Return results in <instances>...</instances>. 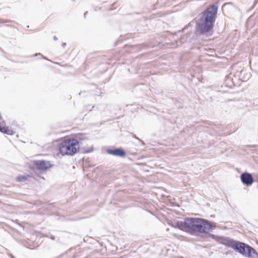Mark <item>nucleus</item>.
<instances>
[{"label":"nucleus","instance_id":"obj_1","mask_svg":"<svg viewBox=\"0 0 258 258\" xmlns=\"http://www.w3.org/2000/svg\"><path fill=\"white\" fill-rule=\"evenodd\" d=\"M173 226L192 235L208 233L216 227V223L201 218H186L183 221H176Z\"/></svg>","mask_w":258,"mask_h":258},{"label":"nucleus","instance_id":"obj_2","mask_svg":"<svg viewBox=\"0 0 258 258\" xmlns=\"http://www.w3.org/2000/svg\"><path fill=\"white\" fill-rule=\"evenodd\" d=\"M221 243L235 251L247 257L258 258V253L250 245L242 242L234 240L229 237H222Z\"/></svg>","mask_w":258,"mask_h":258},{"label":"nucleus","instance_id":"obj_3","mask_svg":"<svg viewBox=\"0 0 258 258\" xmlns=\"http://www.w3.org/2000/svg\"><path fill=\"white\" fill-rule=\"evenodd\" d=\"M79 142L76 139H67L59 144V150L63 155L73 156L79 150Z\"/></svg>","mask_w":258,"mask_h":258},{"label":"nucleus","instance_id":"obj_4","mask_svg":"<svg viewBox=\"0 0 258 258\" xmlns=\"http://www.w3.org/2000/svg\"><path fill=\"white\" fill-rule=\"evenodd\" d=\"M217 13L218 6L214 4L207 7L203 12L200 18L214 25Z\"/></svg>","mask_w":258,"mask_h":258},{"label":"nucleus","instance_id":"obj_5","mask_svg":"<svg viewBox=\"0 0 258 258\" xmlns=\"http://www.w3.org/2000/svg\"><path fill=\"white\" fill-rule=\"evenodd\" d=\"M196 26L200 35L211 33L214 28V24L201 18L197 22Z\"/></svg>","mask_w":258,"mask_h":258},{"label":"nucleus","instance_id":"obj_6","mask_svg":"<svg viewBox=\"0 0 258 258\" xmlns=\"http://www.w3.org/2000/svg\"><path fill=\"white\" fill-rule=\"evenodd\" d=\"M240 179L242 183L245 185H251L253 181V178L251 174L248 172H244L241 174Z\"/></svg>","mask_w":258,"mask_h":258},{"label":"nucleus","instance_id":"obj_7","mask_svg":"<svg viewBox=\"0 0 258 258\" xmlns=\"http://www.w3.org/2000/svg\"><path fill=\"white\" fill-rule=\"evenodd\" d=\"M34 165L37 169L42 170H46L52 166L49 161H46L43 160L35 161Z\"/></svg>","mask_w":258,"mask_h":258},{"label":"nucleus","instance_id":"obj_8","mask_svg":"<svg viewBox=\"0 0 258 258\" xmlns=\"http://www.w3.org/2000/svg\"><path fill=\"white\" fill-rule=\"evenodd\" d=\"M106 152L110 155L118 157H123L126 154L125 151L121 148L108 149L106 150Z\"/></svg>","mask_w":258,"mask_h":258},{"label":"nucleus","instance_id":"obj_9","mask_svg":"<svg viewBox=\"0 0 258 258\" xmlns=\"http://www.w3.org/2000/svg\"><path fill=\"white\" fill-rule=\"evenodd\" d=\"M0 131L5 134L10 135H13L15 134V132L9 129L8 127H4L0 128Z\"/></svg>","mask_w":258,"mask_h":258},{"label":"nucleus","instance_id":"obj_10","mask_svg":"<svg viewBox=\"0 0 258 258\" xmlns=\"http://www.w3.org/2000/svg\"><path fill=\"white\" fill-rule=\"evenodd\" d=\"M27 177L26 176H19L17 177V179L18 182H22L27 179Z\"/></svg>","mask_w":258,"mask_h":258},{"label":"nucleus","instance_id":"obj_11","mask_svg":"<svg viewBox=\"0 0 258 258\" xmlns=\"http://www.w3.org/2000/svg\"><path fill=\"white\" fill-rule=\"evenodd\" d=\"M49 238L50 239H51L52 240H54L55 239V237L54 236L52 235H50V236H49Z\"/></svg>","mask_w":258,"mask_h":258},{"label":"nucleus","instance_id":"obj_12","mask_svg":"<svg viewBox=\"0 0 258 258\" xmlns=\"http://www.w3.org/2000/svg\"><path fill=\"white\" fill-rule=\"evenodd\" d=\"M53 39H54V40L56 41V40L57 39V38L56 36H54L53 37Z\"/></svg>","mask_w":258,"mask_h":258},{"label":"nucleus","instance_id":"obj_13","mask_svg":"<svg viewBox=\"0 0 258 258\" xmlns=\"http://www.w3.org/2000/svg\"><path fill=\"white\" fill-rule=\"evenodd\" d=\"M87 13H88L87 12H86L84 13V17H85V18H86V15H87Z\"/></svg>","mask_w":258,"mask_h":258},{"label":"nucleus","instance_id":"obj_14","mask_svg":"<svg viewBox=\"0 0 258 258\" xmlns=\"http://www.w3.org/2000/svg\"><path fill=\"white\" fill-rule=\"evenodd\" d=\"M66 45V43H62V46L63 47H64Z\"/></svg>","mask_w":258,"mask_h":258},{"label":"nucleus","instance_id":"obj_15","mask_svg":"<svg viewBox=\"0 0 258 258\" xmlns=\"http://www.w3.org/2000/svg\"><path fill=\"white\" fill-rule=\"evenodd\" d=\"M11 258H16L12 254H10Z\"/></svg>","mask_w":258,"mask_h":258},{"label":"nucleus","instance_id":"obj_16","mask_svg":"<svg viewBox=\"0 0 258 258\" xmlns=\"http://www.w3.org/2000/svg\"><path fill=\"white\" fill-rule=\"evenodd\" d=\"M37 55H40V53H36L34 55L37 56Z\"/></svg>","mask_w":258,"mask_h":258},{"label":"nucleus","instance_id":"obj_17","mask_svg":"<svg viewBox=\"0 0 258 258\" xmlns=\"http://www.w3.org/2000/svg\"><path fill=\"white\" fill-rule=\"evenodd\" d=\"M134 137L137 139V137H136V136L135 135H134Z\"/></svg>","mask_w":258,"mask_h":258},{"label":"nucleus","instance_id":"obj_18","mask_svg":"<svg viewBox=\"0 0 258 258\" xmlns=\"http://www.w3.org/2000/svg\"><path fill=\"white\" fill-rule=\"evenodd\" d=\"M212 237H213L215 236V235H212Z\"/></svg>","mask_w":258,"mask_h":258}]
</instances>
